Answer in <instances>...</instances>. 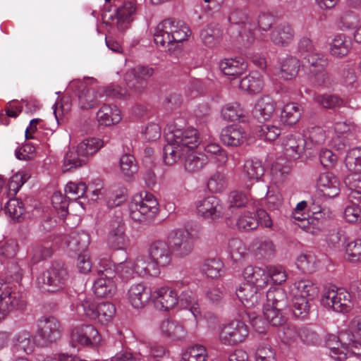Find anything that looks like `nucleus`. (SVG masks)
<instances>
[{"label":"nucleus","mask_w":361,"mask_h":361,"mask_svg":"<svg viewBox=\"0 0 361 361\" xmlns=\"http://www.w3.org/2000/svg\"><path fill=\"white\" fill-rule=\"evenodd\" d=\"M96 80H92L90 86H88L86 82L80 80L71 82L70 88L75 91L78 90V102L81 109H91L97 104L101 95L96 89Z\"/></svg>","instance_id":"nucleus-14"},{"label":"nucleus","mask_w":361,"mask_h":361,"mask_svg":"<svg viewBox=\"0 0 361 361\" xmlns=\"http://www.w3.org/2000/svg\"><path fill=\"white\" fill-rule=\"evenodd\" d=\"M116 314L115 306L108 302L97 304L95 317L93 320H97L102 324L109 323Z\"/></svg>","instance_id":"nucleus-49"},{"label":"nucleus","mask_w":361,"mask_h":361,"mask_svg":"<svg viewBox=\"0 0 361 361\" xmlns=\"http://www.w3.org/2000/svg\"><path fill=\"white\" fill-rule=\"evenodd\" d=\"M265 306L286 309L288 307V298L285 290L281 288H270L267 293Z\"/></svg>","instance_id":"nucleus-44"},{"label":"nucleus","mask_w":361,"mask_h":361,"mask_svg":"<svg viewBox=\"0 0 361 361\" xmlns=\"http://www.w3.org/2000/svg\"><path fill=\"white\" fill-rule=\"evenodd\" d=\"M345 164L349 171H361V148L350 149L345 159Z\"/></svg>","instance_id":"nucleus-54"},{"label":"nucleus","mask_w":361,"mask_h":361,"mask_svg":"<svg viewBox=\"0 0 361 361\" xmlns=\"http://www.w3.org/2000/svg\"><path fill=\"white\" fill-rule=\"evenodd\" d=\"M228 20L234 26L231 30L237 35L234 36L236 45L239 47H249L255 41L254 30L256 24L246 13L241 9H235L229 15Z\"/></svg>","instance_id":"nucleus-3"},{"label":"nucleus","mask_w":361,"mask_h":361,"mask_svg":"<svg viewBox=\"0 0 361 361\" xmlns=\"http://www.w3.org/2000/svg\"><path fill=\"white\" fill-rule=\"evenodd\" d=\"M316 186L317 190L328 198L337 197L341 191V182L339 179L331 172L319 174L317 179Z\"/></svg>","instance_id":"nucleus-21"},{"label":"nucleus","mask_w":361,"mask_h":361,"mask_svg":"<svg viewBox=\"0 0 361 361\" xmlns=\"http://www.w3.org/2000/svg\"><path fill=\"white\" fill-rule=\"evenodd\" d=\"M300 67V61L294 56H287L280 62V76L284 80L296 77Z\"/></svg>","instance_id":"nucleus-40"},{"label":"nucleus","mask_w":361,"mask_h":361,"mask_svg":"<svg viewBox=\"0 0 361 361\" xmlns=\"http://www.w3.org/2000/svg\"><path fill=\"white\" fill-rule=\"evenodd\" d=\"M236 225L239 230H254L259 226L256 215L250 212H245L238 219Z\"/></svg>","instance_id":"nucleus-60"},{"label":"nucleus","mask_w":361,"mask_h":361,"mask_svg":"<svg viewBox=\"0 0 361 361\" xmlns=\"http://www.w3.org/2000/svg\"><path fill=\"white\" fill-rule=\"evenodd\" d=\"M167 144L164 147L163 159L168 166L175 164L180 157L185 154L183 148L176 142L166 141Z\"/></svg>","instance_id":"nucleus-43"},{"label":"nucleus","mask_w":361,"mask_h":361,"mask_svg":"<svg viewBox=\"0 0 361 361\" xmlns=\"http://www.w3.org/2000/svg\"><path fill=\"white\" fill-rule=\"evenodd\" d=\"M243 276L247 283H252L259 290L265 288L269 281V275L267 268L263 269L257 267L248 266L243 271Z\"/></svg>","instance_id":"nucleus-28"},{"label":"nucleus","mask_w":361,"mask_h":361,"mask_svg":"<svg viewBox=\"0 0 361 361\" xmlns=\"http://www.w3.org/2000/svg\"><path fill=\"white\" fill-rule=\"evenodd\" d=\"M89 243V235L85 232H73L66 238L65 241L68 250L73 252H85Z\"/></svg>","instance_id":"nucleus-36"},{"label":"nucleus","mask_w":361,"mask_h":361,"mask_svg":"<svg viewBox=\"0 0 361 361\" xmlns=\"http://www.w3.org/2000/svg\"><path fill=\"white\" fill-rule=\"evenodd\" d=\"M101 341V336L97 329L92 325H80L73 329L71 334V343L73 347L76 345H97Z\"/></svg>","instance_id":"nucleus-18"},{"label":"nucleus","mask_w":361,"mask_h":361,"mask_svg":"<svg viewBox=\"0 0 361 361\" xmlns=\"http://www.w3.org/2000/svg\"><path fill=\"white\" fill-rule=\"evenodd\" d=\"M66 269L59 263H54L37 279V283L43 290L58 292L62 290L68 281Z\"/></svg>","instance_id":"nucleus-7"},{"label":"nucleus","mask_w":361,"mask_h":361,"mask_svg":"<svg viewBox=\"0 0 361 361\" xmlns=\"http://www.w3.org/2000/svg\"><path fill=\"white\" fill-rule=\"evenodd\" d=\"M187 154L185 161V169L190 173H195L201 170L203 166V159L202 156V149L191 152Z\"/></svg>","instance_id":"nucleus-56"},{"label":"nucleus","mask_w":361,"mask_h":361,"mask_svg":"<svg viewBox=\"0 0 361 361\" xmlns=\"http://www.w3.org/2000/svg\"><path fill=\"white\" fill-rule=\"evenodd\" d=\"M350 198L343 212V217L349 223L361 222V195L356 192H350Z\"/></svg>","instance_id":"nucleus-30"},{"label":"nucleus","mask_w":361,"mask_h":361,"mask_svg":"<svg viewBox=\"0 0 361 361\" xmlns=\"http://www.w3.org/2000/svg\"><path fill=\"white\" fill-rule=\"evenodd\" d=\"M326 138L325 130L319 126L308 128L304 133L305 146L309 148L313 145H322Z\"/></svg>","instance_id":"nucleus-46"},{"label":"nucleus","mask_w":361,"mask_h":361,"mask_svg":"<svg viewBox=\"0 0 361 361\" xmlns=\"http://www.w3.org/2000/svg\"><path fill=\"white\" fill-rule=\"evenodd\" d=\"M85 163V159L82 157L76 149H70L66 154L63 160L65 170H70L73 168L80 166Z\"/></svg>","instance_id":"nucleus-61"},{"label":"nucleus","mask_w":361,"mask_h":361,"mask_svg":"<svg viewBox=\"0 0 361 361\" xmlns=\"http://www.w3.org/2000/svg\"><path fill=\"white\" fill-rule=\"evenodd\" d=\"M223 262L216 257L204 259V275L212 279H218L221 276Z\"/></svg>","instance_id":"nucleus-55"},{"label":"nucleus","mask_w":361,"mask_h":361,"mask_svg":"<svg viewBox=\"0 0 361 361\" xmlns=\"http://www.w3.org/2000/svg\"><path fill=\"white\" fill-rule=\"evenodd\" d=\"M97 279L94 281L93 291L101 298L111 297L116 292V266L111 261L102 260L97 267Z\"/></svg>","instance_id":"nucleus-5"},{"label":"nucleus","mask_w":361,"mask_h":361,"mask_svg":"<svg viewBox=\"0 0 361 361\" xmlns=\"http://www.w3.org/2000/svg\"><path fill=\"white\" fill-rule=\"evenodd\" d=\"M302 113V110L298 103H288L281 112V122L285 126H293L299 121Z\"/></svg>","instance_id":"nucleus-37"},{"label":"nucleus","mask_w":361,"mask_h":361,"mask_svg":"<svg viewBox=\"0 0 361 361\" xmlns=\"http://www.w3.org/2000/svg\"><path fill=\"white\" fill-rule=\"evenodd\" d=\"M166 141H175L183 148L185 153L194 152V149L200 150L202 147L201 138L196 129H180L176 128L165 133Z\"/></svg>","instance_id":"nucleus-11"},{"label":"nucleus","mask_w":361,"mask_h":361,"mask_svg":"<svg viewBox=\"0 0 361 361\" xmlns=\"http://www.w3.org/2000/svg\"><path fill=\"white\" fill-rule=\"evenodd\" d=\"M307 205L306 201L298 202L293 211L291 216L294 220V223L302 230L307 233L315 235L320 230L321 224L318 219L307 217L305 213Z\"/></svg>","instance_id":"nucleus-19"},{"label":"nucleus","mask_w":361,"mask_h":361,"mask_svg":"<svg viewBox=\"0 0 361 361\" xmlns=\"http://www.w3.org/2000/svg\"><path fill=\"white\" fill-rule=\"evenodd\" d=\"M224 145L238 147L247 140V133L240 126L230 125L222 129L220 136Z\"/></svg>","instance_id":"nucleus-25"},{"label":"nucleus","mask_w":361,"mask_h":361,"mask_svg":"<svg viewBox=\"0 0 361 361\" xmlns=\"http://www.w3.org/2000/svg\"><path fill=\"white\" fill-rule=\"evenodd\" d=\"M149 257L156 267H166L171 261V250L169 245L163 240L153 242L149 248Z\"/></svg>","instance_id":"nucleus-23"},{"label":"nucleus","mask_w":361,"mask_h":361,"mask_svg":"<svg viewBox=\"0 0 361 361\" xmlns=\"http://www.w3.org/2000/svg\"><path fill=\"white\" fill-rule=\"evenodd\" d=\"M265 169L262 162L258 159H248L243 166V176L250 180L258 181L263 176Z\"/></svg>","instance_id":"nucleus-42"},{"label":"nucleus","mask_w":361,"mask_h":361,"mask_svg":"<svg viewBox=\"0 0 361 361\" xmlns=\"http://www.w3.org/2000/svg\"><path fill=\"white\" fill-rule=\"evenodd\" d=\"M221 117L227 121H239L244 122L246 118V111L238 102L228 103L224 105L221 111Z\"/></svg>","instance_id":"nucleus-39"},{"label":"nucleus","mask_w":361,"mask_h":361,"mask_svg":"<svg viewBox=\"0 0 361 361\" xmlns=\"http://www.w3.org/2000/svg\"><path fill=\"white\" fill-rule=\"evenodd\" d=\"M295 31L293 27L287 23H282L276 26L270 34V39L277 47L288 46L293 40Z\"/></svg>","instance_id":"nucleus-27"},{"label":"nucleus","mask_w":361,"mask_h":361,"mask_svg":"<svg viewBox=\"0 0 361 361\" xmlns=\"http://www.w3.org/2000/svg\"><path fill=\"white\" fill-rule=\"evenodd\" d=\"M350 39L343 34L336 35L331 43L330 52L336 57H343L348 54L351 48Z\"/></svg>","instance_id":"nucleus-41"},{"label":"nucleus","mask_w":361,"mask_h":361,"mask_svg":"<svg viewBox=\"0 0 361 361\" xmlns=\"http://www.w3.org/2000/svg\"><path fill=\"white\" fill-rule=\"evenodd\" d=\"M52 254V250L49 243L45 244L37 243L32 247L30 251L31 260L35 264L48 257Z\"/></svg>","instance_id":"nucleus-57"},{"label":"nucleus","mask_w":361,"mask_h":361,"mask_svg":"<svg viewBox=\"0 0 361 361\" xmlns=\"http://www.w3.org/2000/svg\"><path fill=\"white\" fill-rule=\"evenodd\" d=\"M87 193V188L84 183L69 182L65 187L66 197L71 200H77Z\"/></svg>","instance_id":"nucleus-58"},{"label":"nucleus","mask_w":361,"mask_h":361,"mask_svg":"<svg viewBox=\"0 0 361 361\" xmlns=\"http://www.w3.org/2000/svg\"><path fill=\"white\" fill-rule=\"evenodd\" d=\"M318 264L316 256L311 252L300 255L296 260L297 267L305 274L314 272L318 267Z\"/></svg>","instance_id":"nucleus-48"},{"label":"nucleus","mask_w":361,"mask_h":361,"mask_svg":"<svg viewBox=\"0 0 361 361\" xmlns=\"http://www.w3.org/2000/svg\"><path fill=\"white\" fill-rule=\"evenodd\" d=\"M281 133V128L275 124L266 123L262 125L257 131L259 137L267 142L276 140Z\"/></svg>","instance_id":"nucleus-52"},{"label":"nucleus","mask_w":361,"mask_h":361,"mask_svg":"<svg viewBox=\"0 0 361 361\" xmlns=\"http://www.w3.org/2000/svg\"><path fill=\"white\" fill-rule=\"evenodd\" d=\"M248 334L247 326L241 320L234 319L221 326L219 338L222 344L233 346L243 342Z\"/></svg>","instance_id":"nucleus-9"},{"label":"nucleus","mask_w":361,"mask_h":361,"mask_svg":"<svg viewBox=\"0 0 361 361\" xmlns=\"http://www.w3.org/2000/svg\"><path fill=\"white\" fill-rule=\"evenodd\" d=\"M35 339L28 331H20L11 338V349L14 355L19 356L30 355L35 351Z\"/></svg>","instance_id":"nucleus-20"},{"label":"nucleus","mask_w":361,"mask_h":361,"mask_svg":"<svg viewBox=\"0 0 361 361\" xmlns=\"http://www.w3.org/2000/svg\"><path fill=\"white\" fill-rule=\"evenodd\" d=\"M115 8L116 14L111 17L112 24L116 25L118 30L124 31L128 29L136 13V0H106Z\"/></svg>","instance_id":"nucleus-10"},{"label":"nucleus","mask_w":361,"mask_h":361,"mask_svg":"<svg viewBox=\"0 0 361 361\" xmlns=\"http://www.w3.org/2000/svg\"><path fill=\"white\" fill-rule=\"evenodd\" d=\"M170 244L173 250L180 255H186L193 247L192 238L187 231L177 230L170 236Z\"/></svg>","instance_id":"nucleus-26"},{"label":"nucleus","mask_w":361,"mask_h":361,"mask_svg":"<svg viewBox=\"0 0 361 361\" xmlns=\"http://www.w3.org/2000/svg\"><path fill=\"white\" fill-rule=\"evenodd\" d=\"M255 254L259 258H268L274 255L275 246L273 242L267 238H261L255 244Z\"/></svg>","instance_id":"nucleus-51"},{"label":"nucleus","mask_w":361,"mask_h":361,"mask_svg":"<svg viewBox=\"0 0 361 361\" xmlns=\"http://www.w3.org/2000/svg\"><path fill=\"white\" fill-rule=\"evenodd\" d=\"M240 88L250 94H256L263 89L264 81L258 72H252L249 75L240 80Z\"/></svg>","instance_id":"nucleus-38"},{"label":"nucleus","mask_w":361,"mask_h":361,"mask_svg":"<svg viewBox=\"0 0 361 361\" xmlns=\"http://www.w3.org/2000/svg\"><path fill=\"white\" fill-rule=\"evenodd\" d=\"M104 146L102 140L96 137L88 138L80 142L77 147L79 154L85 158L94 154Z\"/></svg>","instance_id":"nucleus-45"},{"label":"nucleus","mask_w":361,"mask_h":361,"mask_svg":"<svg viewBox=\"0 0 361 361\" xmlns=\"http://www.w3.org/2000/svg\"><path fill=\"white\" fill-rule=\"evenodd\" d=\"M150 291L142 283H135L130 286L128 291V299L131 305L137 309L143 307L149 301Z\"/></svg>","instance_id":"nucleus-29"},{"label":"nucleus","mask_w":361,"mask_h":361,"mask_svg":"<svg viewBox=\"0 0 361 361\" xmlns=\"http://www.w3.org/2000/svg\"><path fill=\"white\" fill-rule=\"evenodd\" d=\"M97 304L92 297L80 295L76 306V312L79 315L85 316L91 319L95 317Z\"/></svg>","instance_id":"nucleus-47"},{"label":"nucleus","mask_w":361,"mask_h":361,"mask_svg":"<svg viewBox=\"0 0 361 361\" xmlns=\"http://www.w3.org/2000/svg\"><path fill=\"white\" fill-rule=\"evenodd\" d=\"M159 203L154 196L149 192L133 196L129 204L131 219L140 223H146L153 219L159 211Z\"/></svg>","instance_id":"nucleus-4"},{"label":"nucleus","mask_w":361,"mask_h":361,"mask_svg":"<svg viewBox=\"0 0 361 361\" xmlns=\"http://www.w3.org/2000/svg\"><path fill=\"white\" fill-rule=\"evenodd\" d=\"M26 301L21 293L0 282V321L13 310H23Z\"/></svg>","instance_id":"nucleus-12"},{"label":"nucleus","mask_w":361,"mask_h":361,"mask_svg":"<svg viewBox=\"0 0 361 361\" xmlns=\"http://www.w3.org/2000/svg\"><path fill=\"white\" fill-rule=\"evenodd\" d=\"M152 296L155 307L159 310L169 311L173 309L179 302L181 307L189 308L197 322L202 319L201 305L191 292H183L180 300H178L176 290L170 287L163 286L157 288Z\"/></svg>","instance_id":"nucleus-2"},{"label":"nucleus","mask_w":361,"mask_h":361,"mask_svg":"<svg viewBox=\"0 0 361 361\" xmlns=\"http://www.w3.org/2000/svg\"><path fill=\"white\" fill-rule=\"evenodd\" d=\"M236 295L239 300L247 308H252L259 305L262 299L261 290L252 285L244 283L236 290Z\"/></svg>","instance_id":"nucleus-22"},{"label":"nucleus","mask_w":361,"mask_h":361,"mask_svg":"<svg viewBox=\"0 0 361 361\" xmlns=\"http://www.w3.org/2000/svg\"><path fill=\"white\" fill-rule=\"evenodd\" d=\"M284 310L285 309L264 306V315L267 322L272 326H281L286 322V317L283 312Z\"/></svg>","instance_id":"nucleus-53"},{"label":"nucleus","mask_w":361,"mask_h":361,"mask_svg":"<svg viewBox=\"0 0 361 361\" xmlns=\"http://www.w3.org/2000/svg\"><path fill=\"white\" fill-rule=\"evenodd\" d=\"M354 335L342 334L340 335V347L330 349V356L338 361H344L348 355H361V341H357Z\"/></svg>","instance_id":"nucleus-17"},{"label":"nucleus","mask_w":361,"mask_h":361,"mask_svg":"<svg viewBox=\"0 0 361 361\" xmlns=\"http://www.w3.org/2000/svg\"><path fill=\"white\" fill-rule=\"evenodd\" d=\"M119 165L121 173L128 178H132L138 170L135 157L130 154H125L121 157Z\"/></svg>","instance_id":"nucleus-50"},{"label":"nucleus","mask_w":361,"mask_h":361,"mask_svg":"<svg viewBox=\"0 0 361 361\" xmlns=\"http://www.w3.org/2000/svg\"><path fill=\"white\" fill-rule=\"evenodd\" d=\"M135 263V271L137 276H157L159 273V269L156 267V264L152 262L150 257L145 255H139L133 259Z\"/></svg>","instance_id":"nucleus-34"},{"label":"nucleus","mask_w":361,"mask_h":361,"mask_svg":"<svg viewBox=\"0 0 361 361\" xmlns=\"http://www.w3.org/2000/svg\"><path fill=\"white\" fill-rule=\"evenodd\" d=\"M345 254L352 262L361 261V239L349 242L345 247Z\"/></svg>","instance_id":"nucleus-64"},{"label":"nucleus","mask_w":361,"mask_h":361,"mask_svg":"<svg viewBox=\"0 0 361 361\" xmlns=\"http://www.w3.org/2000/svg\"><path fill=\"white\" fill-rule=\"evenodd\" d=\"M322 303L324 306L341 313L349 312L353 306L350 293L344 288L335 286L329 287L325 290Z\"/></svg>","instance_id":"nucleus-8"},{"label":"nucleus","mask_w":361,"mask_h":361,"mask_svg":"<svg viewBox=\"0 0 361 361\" xmlns=\"http://www.w3.org/2000/svg\"><path fill=\"white\" fill-rule=\"evenodd\" d=\"M305 145L304 138L290 135L283 145L284 154L288 159L296 160L303 153Z\"/></svg>","instance_id":"nucleus-35"},{"label":"nucleus","mask_w":361,"mask_h":361,"mask_svg":"<svg viewBox=\"0 0 361 361\" xmlns=\"http://www.w3.org/2000/svg\"><path fill=\"white\" fill-rule=\"evenodd\" d=\"M247 65L241 57L224 59L219 63V68L226 75L238 76L247 68Z\"/></svg>","instance_id":"nucleus-32"},{"label":"nucleus","mask_w":361,"mask_h":361,"mask_svg":"<svg viewBox=\"0 0 361 361\" xmlns=\"http://www.w3.org/2000/svg\"><path fill=\"white\" fill-rule=\"evenodd\" d=\"M115 266L116 274L124 279L128 280L137 276L133 258H128Z\"/></svg>","instance_id":"nucleus-59"},{"label":"nucleus","mask_w":361,"mask_h":361,"mask_svg":"<svg viewBox=\"0 0 361 361\" xmlns=\"http://www.w3.org/2000/svg\"><path fill=\"white\" fill-rule=\"evenodd\" d=\"M122 119L120 109L115 105L104 104L97 113L99 125L110 126L118 123Z\"/></svg>","instance_id":"nucleus-31"},{"label":"nucleus","mask_w":361,"mask_h":361,"mask_svg":"<svg viewBox=\"0 0 361 361\" xmlns=\"http://www.w3.org/2000/svg\"><path fill=\"white\" fill-rule=\"evenodd\" d=\"M305 66L310 73L314 77V82L318 85L326 84L329 80V73L325 71L328 60L324 54L314 51L304 56Z\"/></svg>","instance_id":"nucleus-13"},{"label":"nucleus","mask_w":361,"mask_h":361,"mask_svg":"<svg viewBox=\"0 0 361 361\" xmlns=\"http://www.w3.org/2000/svg\"><path fill=\"white\" fill-rule=\"evenodd\" d=\"M192 35L189 26L183 21L166 19L155 28L154 40L170 55L178 57L183 49V43Z\"/></svg>","instance_id":"nucleus-1"},{"label":"nucleus","mask_w":361,"mask_h":361,"mask_svg":"<svg viewBox=\"0 0 361 361\" xmlns=\"http://www.w3.org/2000/svg\"><path fill=\"white\" fill-rule=\"evenodd\" d=\"M318 293L315 284L309 279L295 281L292 289L293 312L295 317H303L309 310V298H314Z\"/></svg>","instance_id":"nucleus-6"},{"label":"nucleus","mask_w":361,"mask_h":361,"mask_svg":"<svg viewBox=\"0 0 361 361\" xmlns=\"http://www.w3.org/2000/svg\"><path fill=\"white\" fill-rule=\"evenodd\" d=\"M126 231V225L121 218L117 217L110 222L106 239L110 248L121 250L130 245V239Z\"/></svg>","instance_id":"nucleus-16"},{"label":"nucleus","mask_w":361,"mask_h":361,"mask_svg":"<svg viewBox=\"0 0 361 361\" xmlns=\"http://www.w3.org/2000/svg\"><path fill=\"white\" fill-rule=\"evenodd\" d=\"M255 361H277L275 349L268 344L259 345L256 350Z\"/></svg>","instance_id":"nucleus-63"},{"label":"nucleus","mask_w":361,"mask_h":361,"mask_svg":"<svg viewBox=\"0 0 361 361\" xmlns=\"http://www.w3.org/2000/svg\"><path fill=\"white\" fill-rule=\"evenodd\" d=\"M160 329L164 336L174 341L183 340L187 336V331L183 326L174 320L166 319L163 321Z\"/></svg>","instance_id":"nucleus-33"},{"label":"nucleus","mask_w":361,"mask_h":361,"mask_svg":"<svg viewBox=\"0 0 361 361\" xmlns=\"http://www.w3.org/2000/svg\"><path fill=\"white\" fill-rule=\"evenodd\" d=\"M314 99L316 103L326 109L338 107L343 104V99L335 94H317Z\"/></svg>","instance_id":"nucleus-62"},{"label":"nucleus","mask_w":361,"mask_h":361,"mask_svg":"<svg viewBox=\"0 0 361 361\" xmlns=\"http://www.w3.org/2000/svg\"><path fill=\"white\" fill-rule=\"evenodd\" d=\"M276 103L269 95H263L255 102L252 110L253 116L259 122L271 118L276 111Z\"/></svg>","instance_id":"nucleus-24"},{"label":"nucleus","mask_w":361,"mask_h":361,"mask_svg":"<svg viewBox=\"0 0 361 361\" xmlns=\"http://www.w3.org/2000/svg\"><path fill=\"white\" fill-rule=\"evenodd\" d=\"M62 329L60 322L53 316H44L37 321V335L45 343H52L60 339Z\"/></svg>","instance_id":"nucleus-15"}]
</instances>
